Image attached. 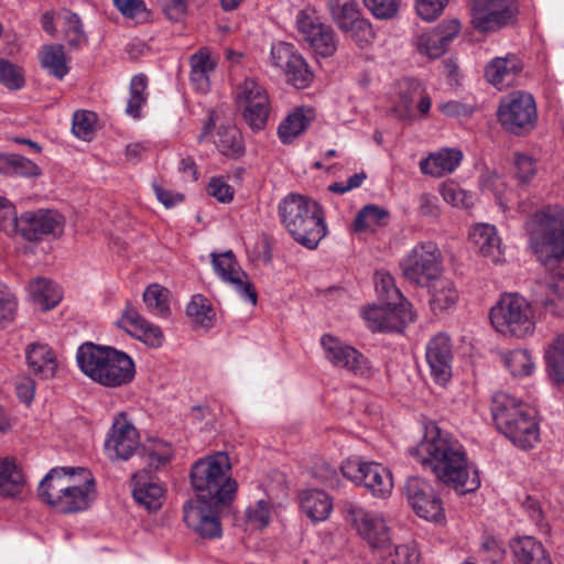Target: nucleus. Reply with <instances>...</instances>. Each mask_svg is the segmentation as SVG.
<instances>
[{
    "mask_svg": "<svg viewBox=\"0 0 564 564\" xmlns=\"http://www.w3.org/2000/svg\"><path fill=\"white\" fill-rule=\"evenodd\" d=\"M409 453L429 467L441 482L459 494L475 491L480 486L478 473L468 462L464 446L435 424L426 426L422 441Z\"/></svg>",
    "mask_w": 564,
    "mask_h": 564,
    "instance_id": "nucleus-1",
    "label": "nucleus"
},
{
    "mask_svg": "<svg viewBox=\"0 0 564 564\" xmlns=\"http://www.w3.org/2000/svg\"><path fill=\"white\" fill-rule=\"evenodd\" d=\"M41 500L62 513L88 510L97 498L93 473L84 467H55L41 480Z\"/></svg>",
    "mask_w": 564,
    "mask_h": 564,
    "instance_id": "nucleus-2",
    "label": "nucleus"
},
{
    "mask_svg": "<svg viewBox=\"0 0 564 564\" xmlns=\"http://www.w3.org/2000/svg\"><path fill=\"white\" fill-rule=\"evenodd\" d=\"M76 361L88 378L107 388L128 384L135 375L134 362L128 354L91 341L78 347Z\"/></svg>",
    "mask_w": 564,
    "mask_h": 564,
    "instance_id": "nucleus-3",
    "label": "nucleus"
},
{
    "mask_svg": "<svg viewBox=\"0 0 564 564\" xmlns=\"http://www.w3.org/2000/svg\"><path fill=\"white\" fill-rule=\"evenodd\" d=\"M278 209L282 224L295 241L311 250L317 248L327 234L319 204L303 195L289 194Z\"/></svg>",
    "mask_w": 564,
    "mask_h": 564,
    "instance_id": "nucleus-4",
    "label": "nucleus"
},
{
    "mask_svg": "<svg viewBox=\"0 0 564 564\" xmlns=\"http://www.w3.org/2000/svg\"><path fill=\"white\" fill-rule=\"evenodd\" d=\"M490 410L497 429L517 447L530 449L538 444L539 424L527 404L508 393L497 392L492 397Z\"/></svg>",
    "mask_w": 564,
    "mask_h": 564,
    "instance_id": "nucleus-5",
    "label": "nucleus"
},
{
    "mask_svg": "<svg viewBox=\"0 0 564 564\" xmlns=\"http://www.w3.org/2000/svg\"><path fill=\"white\" fill-rule=\"evenodd\" d=\"M530 247L541 261L564 257V208L546 206L525 221Z\"/></svg>",
    "mask_w": 564,
    "mask_h": 564,
    "instance_id": "nucleus-6",
    "label": "nucleus"
},
{
    "mask_svg": "<svg viewBox=\"0 0 564 564\" xmlns=\"http://www.w3.org/2000/svg\"><path fill=\"white\" fill-rule=\"evenodd\" d=\"M230 469L229 456L224 452L198 459L191 470L192 486L197 496L213 501H231L237 482L228 475Z\"/></svg>",
    "mask_w": 564,
    "mask_h": 564,
    "instance_id": "nucleus-7",
    "label": "nucleus"
},
{
    "mask_svg": "<svg viewBox=\"0 0 564 564\" xmlns=\"http://www.w3.org/2000/svg\"><path fill=\"white\" fill-rule=\"evenodd\" d=\"M492 327L505 336L524 338L534 333L535 317L531 303L517 293H507L490 308Z\"/></svg>",
    "mask_w": 564,
    "mask_h": 564,
    "instance_id": "nucleus-8",
    "label": "nucleus"
},
{
    "mask_svg": "<svg viewBox=\"0 0 564 564\" xmlns=\"http://www.w3.org/2000/svg\"><path fill=\"white\" fill-rule=\"evenodd\" d=\"M500 126L514 135H524L535 129L539 115L534 97L517 90L503 97L497 109Z\"/></svg>",
    "mask_w": 564,
    "mask_h": 564,
    "instance_id": "nucleus-9",
    "label": "nucleus"
},
{
    "mask_svg": "<svg viewBox=\"0 0 564 564\" xmlns=\"http://www.w3.org/2000/svg\"><path fill=\"white\" fill-rule=\"evenodd\" d=\"M402 275L410 283L424 286L443 273V254L434 241H420L400 261Z\"/></svg>",
    "mask_w": 564,
    "mask_h": 564,
    "instance_id": "nucleus-10",
    "label": "nucleus"
},
{
    "mask_svg": "<svg viewBox=\"0 0 564 564\" xmlns=\"http://www.w3.org/2000/svg\"><path fill=\"white\" fill-rule=\"evenodd\" d=\"M340 470L346 478L366 487L375 497L386 498L392 492L391 471L379 463L349 457L343 462Z\"/></svg>",
    "mask_w": 564,
    "mask_h": 564,
    "instance_id": "nucleus-11",
    "label": "nucleus"
},
{
    "mask_svg": "<svg viewBox=\"0 0 564 564\" xmlns=\"http://www.w3.org/2000/svg\"><path fill=\"white\" fill-rule=\"evenodd\" d=\"M270 63L284 75L285 82L296 89L307 88L313 83V70L291 43L283 41L272 43Z\"/></svg>",
    "mask_w": 564,
    "mask_h": 564,
    "instance_id": "nucleus-12",
    "label": "nucleus"
},
{
    "mask_svg": "<svg viewBox=\"0 0 564 564\" xmlns=\"http://www.w3.org/2000/svg\"><path fill=\"white\" fill-rule=\"evenodd\" d=\"M237 102L242 108L245 121L253 131L265 128L271 102L265 87L256 78H246L237 87Z\"/></svg>",
    "mask_w": 564,
    "mask_h": 564,
    "instance_id": "nucleus-13",
    "label": "nucleus"
},
{
    "mask_svg": "<svg viewBox=\"0 0 564 564\" xmlns=\"http://www.w3.org/2000/svg\"><path fill=\"white\" fill-rule=\"evenodd\" d=\"M362 317L373 332H401L408 324L413 323L416 313L412 304L402 299L400 302H383L362 310Z\"/></svg>",
    "mask_w": 564,
    "mask_h": 564,
    "instance_id": "nucleus-14",
    "label": "nucleus"
},
{
    "mask_svg": "<svg viewBox=\"0 0 564 564\" xmlns=\"http://www.w3.org/2000/svg\"><path fill=\"white\" fill-rule=\"evenodd\" d=\"M347 520L375 555L391 540L390 528L382 513L351 505L347 508Z\"/></svg>",
    "mask_w": 564,
    "mask_h": 564,
    "instance_id": "nucleus-15",
    "label": "nucleus"
},
{
    "mask_svg": "<svg viewBox=\"0 0 564 564\" xmlns=\"http://www.w3.org/2000/svg\"><path fill=\"white\" fill-rule=\"evenodd\" d=\"M408 503L414 513L431 522L445 518L443 501L433 486L421 477H410L403 488Z\"/></svg>",
    "mask_w": 564,
    "mask_h": 564,
    "instance_id": "nucleus-16",
    "label": "nucleus"
},
{
    "mask_svg": "<svg viewBox=\"0 0 564 564\" xmlns=\"http://www.w3.org/2000/svg\"><path fill=\"white\" fill-rule=\"evenodd\" d=\"M226 502H223L225 505ZM220 501L196 496L183 507V519L188 529L202 538L215 539L221 534V524L217 512Z\"/></svg>",
    "mask_w": 564,
    "mask_h": 564,
    "instance_id": "nucleus-17",
    "label": "nucleus"
},
{
    "mask_svg": "<svg viewBox=\"0 0 564 564\" xmlns=\"http://www.w3.org/2000/svg\"><path fill=\"white\" fill-rule=\"evenodd\" d=\"M518 13L513 0H473L471 23L479 32H495L510 24Z\"/></svg>",
    "mask_w": 564,
    "mask_h": 564,
    "instance_id": "nucleus-18",
    "label": "nucleus"
},
{
    "mask_svg": "<svg viewBox=\"0 0 564 564\" xmlns=\"http://www.w3.org/2000/svg\"><path fill=\"white\" fill-rule=\"evenodd\" d=\"M104 447L110 460H128L139 449V432L124 412L115 416Z\"/></svg>",
    "mask_w": 564,
    "mask_h": 564,
    "instance_id": "nucleus-19",
    "label": "nucleus"
},
{
    "mask_svg": "<svg viewBox=\"0 0 564 564\" xmlns=\"http://www.w3.org/2000/svg\"><path fill=\"white\" fill-rule=\"evenodd\" d=\"M321 345L333 366L345 368L361 378L373 376L375 370L369 360L356 348L328 334L321 338Z\"/></svg>",
    "mask_w": 564,
    "mask_h": 564,
    "instance_id": "nucleus-20",
    "label": "nucleus"
},
{
    "mask_svg": "<svg viewBox=\"0 0 564 564\" xmlns=\"http://www.w3.org/2000/svg\"><path fill=\"white\" fill-rule=\"evenodd\" d=\"M64 217L52 209L26 210L19 216L17 235L26 241L37 242L46 236L61 234Z\"/></svg>",
    "mask_w": 564,
    "mask_h": 564,
    "instance_id": "nucleus-21",
    "label": "nucleus"
},
{
    "mask_svg": "<svg viewBox=\"0 0 564 564\" xmlns=\"http://www.w3.org/2000/svg\"><path fill=\"white\" fill-rule=\"evenodd\" d=\"M297 30L303 40L310 45L316 55L329 57L337 50V37L330 25L324 24L318 19L301 11L296 20Z\"/></svg>",
    "mask_w": 564,
    "mask_h": 564,
    "instance_id": "nucleus-22",
    "label": "nucleus"
},
{
    "mask_svg": "<svg viewBox=\"0 0 564 564\" xmlns=\"http://www.w3.org/2000/svg\"><path fill=\"white\" fill-rule=\"evenodd\" d=\"M462 24L458 19L444 20L437 26L423 32L415 39L416 51L429 59L443 56L449 43L458 36Z\"/></svg>",
    "mask_w": 564,
    "mask_h": 564,
    "instance_id": "nucleus-23",
    "label": "nucleus"
},
{
    "mask_svg": "<svg viewBox=\"0 0 564 564\" xmlns=\"http://www.w3.org/2000/svg\"><path fill=\"white\" fill-rule=\"evenodd\" d=\"M425 358L433 380L445 386L453 375V344L448 335L436 334L426 344Z\"/></svg>",
    "mask_w": 564,
    "mask_h": 564,
    "instance_id": "nucleus-24",
    "label": "nucleus"
},
{
    "mask_svg": "<svg viewBox=\"0 0 564 564\" xmlns=\"http://www.w3.org/2000/svg\"><path fill=\"white\" fill-rule=\"evenodd\" d=\"M212 258L216 274L224 282L232 285L243 300L256 305L258 300L257 292L246 272L240 269L232 251L219 254L212 253Z\"/></svg>",
    "mask_w": 564,
    "mask_h": 564,
    "instance_id": "nucleus-25",
    "label": "nucleus"
},
{
    "mask_svg": "<svg viewBox=\"0 0 564 564\" xmlns=\"http://www.w3.org/2000/svg\"><path fill=\"white\" fill-rule=\"evenodd\" d=\"M117 324L149 347L159 348L163 345L164 335L161 328L148 322L132 306L126 307Z\"/></svg>",
    "mask_w": 564,
    "mask_h": 564,
    "instance_id": "nucleus-26",
    "label": "nucleus"
},
{
    "mask_svg": "<svg viewBox=\"0 0 564 564\" xmlns=\"http://www.w3.org/2000/svg\"><path fill=\"white\" fill-rule=\"evenodd\" d=\"M29 370L43 379H52L58 370V358L54 349L45 343H32L25 348Z\"/></svg>",
    "mask_w": 564,
    "mask_h": 564,
    "instance_id": "nucleus-27",
    "label": "nucleus"
},
{
    "mask_svg": "<svg viewBox=\"0 0 564 564\" xmlns=\"http://www.w3.org/2000/svg\"><path fill=\"white\" fill-rule=\"evenodd\" d=\"M463 158V152L457 148H442L423 159L420 162V170L425 175L443 177L453 173L460 165Z\"/></svg>",
    "mask_w": 564,
    "mask_h": 564,
    "instance_id": "nucleus-28",
    "label": "nucleus"
},
{
    "mask_svg": "<svg viewBox=\"0 0 564 564\" xmlns=\"http://www.w3.org/2000/svg\"><path fill=\"white\" fill-rule=\"evenodd\" d=\"M522 68L521 59L514 54H508L492 58L485 68V77L491 85L501 89L512 85Z\"/></svg>",
    "mask_w": 564,
    "mask_h": 564,
    "instance_id": "nucleus-29",
    "label": "nucleus"
},
{
    "mask_svg": "<svg viewBox=\"0 0 564 564\" xmlns=\"http://www.w3.org/2000/svg\"><path fill=\"white\" fill-rule=\"evenodd\" d=\"M189 82L199 93H207L210 87V76L217 67V58L207 47H200L189 57Z\"/></svg>",
    "mask_w": 564,
    "mask_h": 564,
    "instance_id": "nucleus-30",
    "label": "nucleus"
},
{
    "mask_svg": "<svg viewBox=\"0 0 564 564\" xmlns=\"http://www.w3.org/2000/svg\"><path fill=\"white\" fill-rule=\"evenodd\" d=\"M469 240L482 257L488 258L494 263L501 261V239L495 226L488 224L475 225L469 231Z\"/></svg>",
    "mask_w": 564,
    "mask_h": 564,
    "instance_id": "nucleus-31",
    "label": "nucleus"
},
{
    "mask_svg": "<svg viewBox=\"0 0 564 564\" xmlns=\"http://www.w3.org/2000/svg\"><path fill=\"white\" fill-rule=\"evenodd\" d=\"M510 549L514 564H553L544 545L533 536L513 539Z\"/></svg>",
    "mask_w": 564,
    "mask_h": 564,
    "instance_id": "nucleus-32",
    "label": "nucleus"
},
{
    "mask_svg": "<svg viewBox=\"0 0 564 564\" xmlns=\"http://www.w3.org/2000/svg\"><path fill=\"white\" fill-rule=\"evenodd\" d=\"M542 292L539 294V304L553 315H564V269L560 268L547 278Z\"/></svg>",
    "mask_w": 564,
    "mask_h": 564,
    "instance_id": "nucleus-33",
    "label": "nucleus"
},
{
    "mask_svg": "<svg viewBox=\"0 0 564 564\" xmlns=\"http://www.w3.org/2000/svg\"><path fill=\"white\" fill-rule=\"evenodd\" d=\"M316 113L312 107H296L278 128V135L282 143L289 144L302 134L315 120Z\"/></svg>",
    "mask_w": 564,
    "mask_h": 564,
    "instance_id": "nucleus-34",
    "label": "nucleus"
},
{
    "mask_svg": "<svg viewBox=\"0 0 564 564\" xmlns=\"http://www.w3.org/2000/svg\"><path fill=\"white\" fill-rule=\"evenodd\" d=\"M134 500L149 510H156L162 506L164 489L145 471L137 473L132 477Z\"/></svg>",
    "mask_w": 564,
    "mask_h": 564,
    "instance_id": "nucleus-35",
    "label": "nucleus"
},
{
    "mask_svg": "<svg viewBox=\"0 0 564 564\" xmlns=\"http://www.w3.org/2000/svg\"><path fill=\"white\" fill-rule=\"evenodd\" d=\"M25 486L22 468L12 457L0 458V498L19 497Z\"/></svg>",
    "mask_w": 564,
    "mask_h": 564,
    "instance_id": "nucleus-36",
    "label": "nucleus"
},
{
    "mask_svg": "<svg viewBox=\"0 0 564 564\" xmlns=\"http://www.w3.org/2000/svg\"><path fill=\"white\" fill-rule=\"evenodd\" d=\"M429 289L430 306L434 313L448 310L458 301L459 294L454 282L443 273L424 285Z\"/></svg>",
    "mask_w": 564,
    "mask_h": 564,
    "instance_id": "nucleus-37",
    "label": "nucleus"
},
{
    "mask_svg": "<svg viewBox=\"0 0 564 564\" xmlns=\"http://www.w3.org/2000/svg\"><path fill=\"white\" fill-rule=\"evenodd\" d=\"M28 290L33 303L43 311L54 308L63 297L58 285L42 276L32 280Z\"/></svg>",
    "mask_w": 564,
    "mask_h": 564,
    "instance_id": "nucleus-38",
    "label": "nucleus"
},
{
    "mask_svg": "<svg viewBox=\"0 0 564 564\" xmlns=\"http://www.w3.org/2000/svg\"><path fill=\"white\" fill-rule=\"evenodd\" d=\"M42 69L48 75L62 80L68 73V58L61 44H46L39 53Z\"/></svg>",
    "mask_w": 564,
    "mask_h": 564,
    "instance_id": "nucleus-39",
    "label": "nucleus"
},
{
    "mask_svg": "<svg viewBox=\"0 0 564 564\" xmlns=\"http://www.w3.org/2000/svg\"><path fill=\"white\" fill-rule=\"evenodd\" d=\"M301 506L306 516L313 521H323L328 518L333 502L323 490H306L301 494Z\"/></svg>",
    "mask_w": 564,
    "mask_h": 564,
    "instance_id": "nucleus-40",
    "label": "nucleus"
},
{
    "mask_svg": "<svg viewBox=\"0 0 564 564\" xmlns=\"http://www.w3.org/2000/svg\"><path fill=\"white\" fill-rule=\"evenodd\" d=\"M376 556L381 564H417L421 554L414 542L392 545L390 541Z\"/></svg>",
    "mask_w": 564,
    "mask_h": 564,
    "instance_id": "nucleus-41",
    "label": "nucleus"
},
{
    "mask_svg": "<svg viewBox=\"0 0 564 564\" xmlns=\"http://www.w3.org/2000/svg\"><path fill=\"white\" fill-rule=\"evenodd\" d=\"M214 143L218 151L227 158L238 159L245 154L241 133L235 126H220Z\"/></svg>",
    "mask_w": 564,
    "mask_h": 564,
    "instance_id": "nucleus-42",
    "label": "nucleus"
},
{
    "mask_svg": "<svg viewBox=\"0 0 564 564\" xmlns=\"http://www.w3.org/2000/svg\"><path fill=\"white\" fill-rule=\"evenodd\" d=\"M390 214L386 208L377 205H366L356 215L352 227L356 232L373 231L377 227L387 226Z\"/></svg>",
    "mask_w": 564,
    "mask_h": 564,
    "instance_id": "nucleus-43",
    "label": "nucleus"
},
{
    "mask_svg": "<svg viewBox=\"0 0 564 564\" xmlns=\"http://www.w3.org/2000/svg\"><path fill=\"white\" fill-rule=\"evenodd\" d=\"M546 369L556 383H564V333L557 335L545 350Z\"/></svg>",
    "mask_w": 564,
    "mask_h": 564,
    "instance_id": "nucleus-44",
    "label": "nucleus"
},
{
    "mask_svg": "<svg viewBox=\"0 0 564 564\" xmlns=\"http://www.w3.org/2000/svg\"><path fill=\"white\" fill-rule=\"evenodd\" d=\"M143 302L149 313L158 317H167L170 315V291L153 283L147 286L143 292Z\"/></svg>",
    "mask_w": 564,
    "mask_h": 564,
    "instance_id": "nucleus-45",
    "label": "nucleus"
},
{
    "mask_svg": "<svg viewBox=\"0 0 564 564\" xmlns=\"http://www.w3.org/2000/svg\"><path fill=\"white\" fill-rule=\"evenodd\" d=\"M148 77L138 74L132 77L129 88V98L126 107V113L133 119L141 117V109L148 100Z\"/></svg>",
    "mask_w": 564,
    "mask_h": 564,
    "instance_id": "nucleus-46",
    "label": "nucleus"
},
{
    "mask_svg": "<svg viewBox=\"0 0 564 564\" xmlns=\"http://www.w3.org/2000/svg\"><path fill=\"white\" fill-rule=\"evenodd\" d=\"M503 365L514 377H527L533 373L535 365L527 349H514L502 355Z\"/></svg>",
    "mask_w": 564,
    "mask_h": 564,
    "instance_id": "nucleus-47",
    "label": "nucleus"
},
{
    "mask_svg": "<svg viewBox=\"0 0 564 564\" xmlns=\"http://www.w3.org/2000/svg\"><path fill=\"white\" fill-rule=\"evenodd\" d=\"M61 21L63 24L65 40L70 46H79L87 42V36L77 14L65 11L61 17Z\"/></svg>",
    "mask_w": 564,
    "mask_h": 564,
    "instance_id": "nucleus-48",
    "label": "nucleus"
},
{
    "mask_svg": "<svg viewBox=\"0 0 564 564\" xmlns=\"http://www.w3.org/2000/svg\"><path fill=\"white\" fill-rule=\"evenodd\" d=\"M0 84L10 90L22 89L25 86L23 68L0 57Z\"/></svg>",
    "mask_w": 564,
    "mask_h": 564,
    "instance_id": "nucleus-49",
    "label": "nucleus"
},
{
    "mask_svg": "<svg viewBox=\"0 0 564 564\" xmlns=\"http://www.w3.org/2000/svg\"><path fill=\"white\" fill-rule=\"evenodd\" d=\"M536 171V161L533 156L522 152L513 154L512 174L519 184H529L534 178Z\"/></svg>",
    "mask_w": 564,
    "mask_h": 564,
    "instance_id": "nucleus-50",
    "label": "nucleus"
},
{
    "mask_svg": "<svg viewBox=\"0 0 564 564\" xmlns=\"http://www.w3.org/2000/svg\"><path fill=\"white\" fill-rule=\"evenodd\" d=\"M339 29L349 33L352 40L359 45L370 43L373 39V31L368 20L360 17V13L347 22L346 25H340Z\"/></svg>",
    "mask_w": 564,
    "mask_h": 564,
    "instance_id": "nucleus-51",
    "label": "nucleus"
},
{
    "mask_svg": "<svg viewBox=\"0 0 564 564\" xmlns=\"http://www.w3.org/2000/svg\"><path fill=\"white\" fill-rule=\"evenodd\" d=\"M328 8L338 28L360 13L356 0H328Z\"/></svg>",
    "mask_w": 564,
    "mask_h": 564,
    "instance_id": "nucleus-52",
    "label": "nucleus"
},
{
    "mask_svg": "<svg viewBox=\"0 0 564 564\" xmlns=\"http://www.w3.org/2000/svg\"><path fill=\"white\" fill-rule=\"evenodd\" d=\"M375 285L378 295L383 302H400L403 295L394 284L393 276L388 272H377Z\"/></svg>",
    "mask_w": 564,
    "mask_h": 564,
    "instance_id": "nucleus-53",
    "label": "nucleus"
},
{
    "mask_svg": "<svg viewBox=\"0 0 564 564\" xmlns=\"http://www.w3.org/2000/svg\"><path fill=\"white\" fill-rule=\"evenodd\" d=\"M186 314L194 322L207 326L212 322V308L208 300L200 294L194 295L186 306Z\"/></svg>",
    "mask_w": 564,
    "mask_h": 564,
    "instance_id": "nucleus-54",
    "label": "nucleus"
},
{
    "mask_svg": "<svg viewBox=\"0 0 564 564\" xmlns=\"http://www.w3.org/2000/svg\"><path fill=\"white\" fill-rule=\"evenodd\" d=\"M173 457L172 445L162 441L153 442L148 448V465L152 469L166 466Z\"/></svg>",
    "mask_w": 564,
    "mask_h": 564,
    "instance_id": "nucleus-55",
    "label": "nucleus"
},
{
    "mask_svg": "<svg viewBox=\"0 0 564 564\" xmlns=\"http://www.w3.org/2000/svg\"><path fill=\"white\" fill-rule=\"evenodd\" d=\"M362 2L371 14L380 20L393 19L402 3L401 0H362Z\"/></svg>",
    "mask_w": 564,
    "mask_h": 564,
    "instance_id": "nucleus-56",
    "label": "nucleus"
},
{
    "mask_svg": "<svg viewBox=\"0 0 564 564\" xmlns=\"http://www.w3.org/2000/svg\"><path fill=\"white\" fill-rule=\"evenodd\" d=\"M19 216L15 206L6 197L0 196V230L7 235H17Z\"/></svg>",
    "mask_w": 564,
    "mask_h": 564,
    "instance_id": "nucleus-57",
    "label": "nucleus"
},
{
    "mask_svg": "<svg viewBox=\"0 0 564 564\" xmlns=\"http://www.w3.org/2000/svg\"><path fill=\"white\" fill-rule=\"evenodd\" d=\"M479 554L484 562L496 564L503 560L506 551L503 544L499 540L487 535L482 539Z\"/></svg>",
    "mask_w": 564,
    "mask_h": 564,
    "instance_id": "nucleus-58",
    "label": "nucleus"
},
{
    "mask_svg": "<svg viewBox=\"0 0 564 564\" xmlns=\"http://www.w3.org/2000/svg\"><path fill=\"white\" fill-rule=\"evenodd\" d=\"M94 115L89 111H76L73 117V133L80 140L88 141L94 134Z\"/></svg>",
    "mask_w": 564,
    "mask_h": 564,
    "instance_id": "nucleus-59",
    "label": "nucleus"
},
{
    "mask_svg": "<svg viewBox=\"0 0 564 564\" xmlns=\"http://www.w3.org/2000/svg\"><path fill=\"white\" fill-rule=\"evenodd\" d=\"M440 193L443 199L455 207H468L471 204V196L455 183H445L441 186Z\"/></svg>",
    "mask_w": 564,
    "mask_h": 564,
    "instance_id": "nucleus-60",
    "label": "nucleus"
},
{
    "mask_svg": "<svg viewBox=\"0 0 564 564\" xmlns=\"http://www.w3.org/2000/svg\"><path fill=\"white\" fill-rule=\"evenodd\" d=\"M447 2L448 0H416L415 9L422 20L432 22L442 14Z\"/></svg>",
    "mask_w": 564,
    "mask_h": 564,
    "instance_id": "nucleus-61",
    "label": "nucleus"
},
{
    "mask_svg": "<svg viewBox=\"0 0 564 564\" xmlns=\"http://www.w3.org/2000/svg\"><path fill=\"white\" fill-rule=\"evenodd\" d=\"M246 514L248 521L258 529H262L269 524L270 510L268 502L264 500H259L253 506H249Z\"/></svg>",
    "mask_w": 564,
    "mask_h": 564,
    "instance_id": "nucleus-62",
    "label": "nucleus"
},
{
    "mask_svg": "<svg viewBox=\"0 0 564 564\" xmlns=\"http://www.w3.org/2000/svg\"><path fill=\"white\" fill-rule=\"evenodd\" d=\"M207 194L219 203H229L234 198L232 187L223 177H213L207 185Z\"/></svg>",
    "mask_w": 564,
    "mask_h": 564,
    "instance_id": "nucleus-63",
    "label": "nucleus"
},
{
    "mask_svg": "<svg viewBox=\"0 0 564 564\" xmlns=\"http://www.w3.org/2000/svg\"><path fill=\"white\" fill-rule=\"evenodd\" d=\"M41 174V169L31 160L12 154L11 175L34 177Z\"/></svg>",
    "mask_w": 564,
    "mask_h": 564,
    "instance_id": "nucleus-64",
    "label": "nucleus"
}]
</instances>
